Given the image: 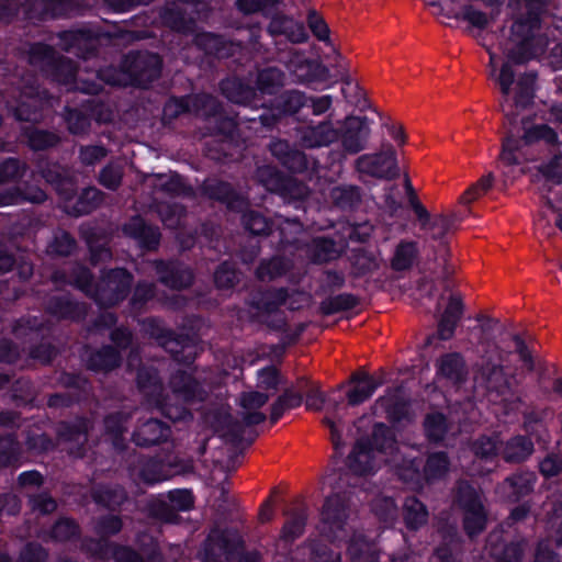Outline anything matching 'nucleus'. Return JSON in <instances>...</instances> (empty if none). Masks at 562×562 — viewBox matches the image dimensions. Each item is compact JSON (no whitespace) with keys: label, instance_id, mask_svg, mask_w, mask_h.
<instances>
[{"label":"nucleus","instance_id":"obj_1","mask_svg":"<svg viewBox=\"0 0 562 562\" xmlns=\"http://www.w3.org/2000/svg\"><path fill=\"white\" fill-rule=\"evenodd\" d=\"M476 352L477 360L473 364L475 387L504 402L515 397V402L521 403L516 396L520 380L512 358L517 352L525 369L528 372L535 370V361L525 340L519 335H512L509 340L482 339Z\"/></svg>","mask_w":562,"mask_h":562},{"label":"nucleus","instance_id":"obj_2","mask_svg":"<svg viewBox=\"0 0 562 562\" xmlns=\"http://www.w3.org/2000/svg\"><path fill=\"white\" fill-rule=\"evenodd\" d=\"M137 384L149 406L157 408L172 422H186L192 418L188 404L201 402L206 395L204 387L184 371L175 373L169 382L171 395L162 394V384L157 372L143 368L137 373Z\"/></svg>","mask_w":562,"mask_h":562},{"label":"nucleus","instance_id":"obj_3","mask_svg":"<svg viewBox=\"0 0 562 562\" xmlns=\"http://www.w3.org/2000/svg\"><path fill=\"white\" fill-rule=\"evenodd\" d=\"M513 48L512 41H507L504 46L506 60L498 69V56L488 49V76L494 79L503 94L501 101L502 111L506 116H515L517 111L526 109L531 104L535 97L536 76L531 72L517 74L513 64H522L531 57L521 60L510 57L508 50Z\"/></svg>","mask_w":562,"mask_h":562},{"label":"nucleus","instance_id":"obj_4","mask_svg":"<svg viewBox=\"0 0 562 562\" xmlns=\"http://www.w3.org/2000/svg\"><path fill=\"white\" fill-rule=\"evenodd\" d=\"M56 283L67 282L92 297L101 306H113L122 302L130 293L133 276L123 268L112 269L102 273L100 281L93 284L91 273L81 266H75L70 273L56 271L53 276Z\"/></svg>","mask_w":562,"mask_h":562},{"label":"nucleus","instance_id":"obj_5","mask_svg":"<svg viewBox=\"0 0 562 562\" xmlns=\"http://www.w3.org/2000/svg\"><path fill=\"white\" fill-rule=\"evenodd\" d=\"M519 1L509 0V4ZM549 2L550 0H524L528 16L516 20L512 25L508 38L513 43V48L508 50L510 57L521 60L526 57H538L544 53L548 38L541 32L539 15Z\"/></svg>","mask_w":562,"mask_h":562},{"label":"nucleus","instance_id":"obj_6","mask_svg":"<svg viewBox=\"0 0 562 562\" xmlns=\"http://www.w3.org/2000/svg\"><path fill=\"white\" fill-rule=\"evenodd\" d=\"M333 491L325 497L321 509V530L331 540H344L348 537L350 520L355 515L352 492L346 490L347 479L328 476Z\"/></svg>","mask_w":562,"mask_h":562},{"label":"nucleus","instance_id":"obj_7","mask_svg":"<svg viewBox=\"0 0 562 562\" xmlns=\"http://www.w3.org/2000/svg\"><path fill=\"white\" fill-rule=\"evenodd\" d=\"M270 398V393L261 391L243 392L239 396L238 415L240 420L234 419L231 414L220 412L213 416L212 426L221 437L232 441L239 440L245 426H255L266 420L267 415L262 411Z\"/></svg>","mask_w":562,"mask_h":562},{"label":"nucleus","instance_id":"obj_8","mask_svg":"<svg viewBox=\"0 0 562 562\" xmlns=\"http://www.w3.org/2000/svg\"><path fill=\"white\" fill-rule=\"evenodd\" d=\"M338 123L340 150L330 151L328 157L333 162L341 166L348 155H357L368 147L372 128L371 121L367 116L349 115Z\"/></svg>","mask_w":562,"mask_h":562},{"label":"nucleus","instance_id":"obj_9","mask_svg":"<svg viewBox=\"0 0 562 562\" xmlns=\"http://www.w3.org/2000/svg\"><path fill=\"white\" fill-rule=\"evenodd\" d=\"M539 140H543L549 145H557L559 144V136L557 132L547 124H537L526 127L520 139L513 137L504 139L499 161L510 167L533 160L535 158L528 153V147Z\"/></svg>","mask_w":562,"mask_h":562},{"label":"nucleus","instance_id":"obj_10","mask_svg":"<svg viewBox=\"0 0 562 562\" xmlns=\"http://www.w3.org/2000/svg\"><path fill=\"white\" fill-rule=\"evenodd\" d=\"M60 170L59 166L48 168L43 171V178L56 188L65 202L64 209L67 213L75 216L88 214L102 203L103 193L97 188H88L80 194L77 203L70 207L68 202L75 196L76 187L71 179L61 175Z\"/></svg>","mask_w":562,"mask_h":562},{"label":"nucleus","instance_id":"obj_11","mask_svg":"<svg viewBox=\"0 0 562 562\" xmlns=\"http://www.w3.org/2000/svg\"><path fill=\"white\" fill-rule=\"evenodd\" d=\"M353 166L360 177L392 180L400 176L396 151L389 143L382 144L379 151L359 156Z\"/></svg>","mask_w":562,"mask_h":562},{"label":"nucleus","instance_id":"obj_12","mask_svg":"<svg viewBox=\"0 0 562 562\" xmlns=\"http://www.w3.org/2000/svg\"><path fill=\"white\" fill-rule=\"evenodd\" d=\"M457 504L463 513V526L470 537L481 533L486 526L487 513L482 495L467 482H460L457 488Z\"/></svg>","mask_w":562,"mask_h":562},{"label":"nucleus","instance_id":"obj_13","mask_svg":"<svg viewBox=\"0 0 562 562\" xmlns=\"http://www.w3.org/2000/svg\"><path fill=\"white\" fill-rule=\"evenodd\" d=\"M30 64L50 74L52 77L64 85L76 80L77 67L68 58H56L52 47L44 44H35L30 49Z\"/></svg>","mask_w":562,"mask_h":562},{"label":"nucleus","instance_id":"obj_14","mask_svg":"<svg viewBox=\"0 0 562 562\" xmlns=\"http://www.w3.org/2000/svg\"><path fill=\"white\" fill-rule=\"evenodd\" d=\"M122 67L136 85L145 87L158 78L161 69V59L154 53H130L125 57Z\"/></svg>","mask_w":562,"mask_h":562},{"label":"nucleus","instance_id":"obj_15","mask_svg":"<svg viewBox=\"0 0 562 562\" xmlns=\"http://www.w3.org/2000/svg\"><path fill=\"white\" fill-rule=\"evenodd\" d=\"M297 143L306 149L329 147L338 142L336 123L330 120L308 122L296 128Z\"/></svg>","mask_w":562,"mask_h":562},{"label":"nucleus","instance_id":"obj_16","mask_svg":"<svg viewBox=\"0 0 562 562\" xmlns=\"http://www.w3.org/2000/svg\"><path fill=\"white\" fill-rule=\"evenodd\" d=\"M217 111V101L209 94H196L180 99L175 98L169 100L164 108V114L168 119H175L187 112L202 117H215Z\"/></svg>","mask_w":562,"mask_h":562},{"label":"nucleus","instance_id":"obj_17","mask_svg":"<svg viewBox=\"0 0 562 562\" xmlns=\"http://www.w3.org/2000/svg\"><path fill=\"white\" fill-rule=\"evenodd\" d=\"M145 330L170 352L177 361L191 362L193 360L194 347L173 337L172 333L166 331L160 322L148 318L144 322Z\"/></svg>","mask_w":562,"mask_h":562},{"label":"nucleus","instance_id":"obj_18","mask_svg":"<svg viewBox=\"0 0 562 562\" xmlns=\"http://www.w3.org/2000/svg\"><path fill=\"white\" fill-rule=\"evenodd\" d=\"M382 463L396 462L397 441L394 432L383 423L373 426L370 439H364Z\"/></svg>","mask_w":562,"mask_h":562},{"label":"nucleus","instance_id":"obj_19","mask_svg":"<svg viewBox=\"0 0 562 562\" xmlns=\"http://www.w3.org/2000/svg\"><path fill=\"white\" fill-rule=\"evenodd\" d=\"M89 429L90 423L86 419H78L74 424L61 423L58 426L59 441L66 446L70 454L82 457Z\"/></svg>","mask_w":562,"mask_h":562},{"label":"nucleus","instance_id":"obj_20","mask_svg":"<svg viewBox=\"0 0 562 562\" xmlns=\"http://www.w3.org/2000/svg\"><path fill=\"white\" fill-rule=\"evenodd\" d=\"M463 313L464 303L462 295L457 292L450 293L438 319L437 333L440 339L448 340L453 337Z\"/></svg>","mask_w":562,"mask_h":562},{"label":"nucleus","instance_id":"obj_21","mask_svg":"<svg viewBox=\"0 0 562 562\" xmlns=\"http://www.w3.org/2000/svg\"><path fill=\"white\" fill-rule=\"evenodd\" d=\"M237 541L232 535L213 530L205 543V557L203 562L231 561L237 554Z\"/></svg>","mask_w":562,"mask_h":562},{"label":"nucleus","instance_id":"obj_22","mask_svg":"<svg viewBox=\"0 0 562 562\" xmlns=\"http://www.w3.org/2000/svg\"><path fill=\"white\" fill-rule=\"evenodd\" d=\"M349 470L357 475H368L374 473L382 464L381 460L369 448L364 438L357 440L347 461Z\"/></svg>","mask_w":562,"mask_h":562},{"label":"nucleus","instance_id":"obj_23","mask_svg":"<svg viewBox=\"0 0 562 562\" xmlns=\"http://www.w3.org/2000/svg\"><path fill=\"white\" fill-rule=\"evenodd\" d=\"M48 102L49 100L45 90H40L38 87L34 86H25L21 92V101L19 104H10L9 106L18 120L35 121L37 120L36 110Z\"/></svg>","mask_w":562,"mask_h":562},{"label":"nucleus","instance_id":"obj_24","mask_svg":"<svg viewBox=\"0 0 562 562\" xmlns=\"http://www.w3.org/2000/svg\"><path fill=\"white\" fill-rule=\"evenodd\" d=\"M372 413L379 417H385L391 422H400L407 414V403L404 400L401 390H389L383 396H380L372 406Z\"/></svg>","mask_w":562,"mask_h":562},{"label":"nucleus","instance_id":"obj_25","mask_svg":"<svg viewBox=\"0 0 562 562\" xmlns=\"http://www.w3.org/2000/svg\"><path fill=\"white\" fill-rule=\"evenodd\" d=\"M171 437V429L161 420L150 418L139 424L133 432L132 439L136 446L151 447L166 442Z\"/></svg>","mask_w":562,"mask_h":562},{"label":"nucleus","instance_id":"obj_26","mask_svg":"<svg viewBox=\"0 0 562 562\" xmlns=\"http://www.w3.org/2000/svg\"><path fill=\"white\" fill-rule=\"evenodd\" d=\"M179 472V470L171 471L170 469H166L161 461L153 458L139 459L138 463L132 469V475L147 484L166 481Z\"/></svg>","mask_w":562,"mask_h":562},{"label":"nucleus","instance_id":"obj_27","mask_svg":"<svg viewBox=\"0 0 562 562\" xmlns=\"http://www.w3.org/2000/svg\"><path fill=\"white\" fill-rule=\"evenodd\" d=\"M153 267L159 276L160 282L171 289L180 290L192 283V272L180 263L156 261Z\"/></svg>","mask_w":562,"mask_h":562},{"label":"nucleus","instance_id":"obj_28","mask_svg":"<svg viewBox=\"0 0 562 562\" xmlns=\"http://www.w3.org/2000/svg\"><path fill=\"white\" fill-rule=\"evenodd\" d=\"M191 1L192 0H175L171 3H167L160 14L162 23L179 33H193L195 31L194 22L192 19L186 18L187 9L184 8V5H188Z\"/></svg>","mask_w":562,"mask_h":562},{"label":"nucleus","instance_id":"obj_29","mask_svg":"<svg viewBox=\"0 0 562 562\" xmlns=\"http://www.w3.org/2000/svg\"><path fill=\"white\" fill-rule=\"evenodd\" d=\"M535 484V476L531 473L515 474L507 477L496 487V493L502 499L516 502L531 492Z\"/></svg>","mask_w":562,"mask_h":562},{"label":"nucleus","instance_id":"obj_30","mask_svg":"<svg viewBox=\"0 0 562 562\" xmlns=\"http://www.w3.org/2000/svg\"><path fill=\"white\" fill-rule=\"evenodd\" d=\"M350 382L355 384L347 393V401L350 406H357L368 401L381 385V381L366 372H355Z\"/></svg>","mask_w":562,"mask_h":562},{"label":"nucleus","instance_id":"obj_31","mask_svg":"<svg viewBox=\"0 0 562 562\" xmlns=\"http://www.w3.org/2000/svg\"><path fill=\"white\" fill-rule=\"evenodd\" d=\"M279 59L296 78V82L305 83L313 79L314 61L308 59L303 52L291 48L284 55H280Z\"/></svg>","mask_w":562,"mask_h":562},{"label":"nucleus","instance_id":"obj_32","mask_svg":"<svg viewBox=\"0 0 562 562\" xmlns=\"http://www.w3.org/2000/svg\"><path fill=\"white\" fill-rule=\"evenodd\" d=\"M203 190L209 198L226 203L231 210L243 211L247 206V201L235 193L226 182L214 179L206 180Z\"/></svg>","mask_w":562,"mask_h":562},{"label":"nucleus","instance_id":"obj_33","mask_svg":"<svg viewBox=\"0 0 562 562\" xmlns=\"http://www.w3.org/2000/svg\"><path fill=\"white\" fill-rule=\"evenodd\" d=\"M193 41L205 54L215 55L218 58L229 57L239 48L238 44L228 43L213 33H198Z\"/></svg>","mask_w":562,"mask_h":562},{"label":"nucleus","instance_id":"obj_34","mask_svg":"<svg viewBox=\"0 0 562 562\" xmlns=\"http://www.w3.org/2000/svg\"><path fill=\"white\" fill-rule=\"evenodd\" d=\"M14 413H1L0 426L13 425L16 419ZM20 448L11 435L0 432V468L14 464L19 460Z\"/></svg>","mask_w":562,"mask_h":562},{"label":"nucleus","instance_id":"obj_35","mask_svg":"<svg viewBox=\"0 0 562 562\" xmlns=\"http://www.w3.org/2000/svg\"><path fill=\"white\" fill-rule=\"evenodd\" d=\"M419 256L418 243L411 239H402L394 248L390 260L394 271H407L413 268Z\"/></svg>","mask_w":562,"mask_h":562},{"label":"nucleus","instance_id":"obj_36","mask_svg":"<svg viewBox=\"0 0 562 562\" xmlns=\"http://www.w3.org/2000/svg\"><path fill=\"white\" fill-rule=\"evenodd\" d=\"M270 150L291 171H302L306 168L305 154L299 149L291 148L285 140L272 142Z\"/></svg>","mask_w":562,"mask_h":562},{"label":"nucleus","instance_id":"obj_37","mask_svg":"<svg viewBox=\"0 0 562 562\" xmlns=\"http://www.w3.org/2000/svg\"><path fill=\"white\" fill-rule=\"evenodd\" d=\"M438 373L451 383L463 382L467 375L463 357L458 352L442 356L438 360Z\"/></svg>","mask_w":562,"mask_h":562},{"label":"nucleus","instance_id":"obj_38","mask_svg":"<svg viewBox=\"0 0 562 562\" xmlns=\"http://www.w3.org/2000/svg\"><path fill=\"white\" fill-rule=\"evenodd\" d=\"M501 449V454L506 462L518 463L532 454L533 443L531 439L518 435L502 445Z\"/></svg>","mask_w":562,"mask_h":562},{"label":"nucleus","instance_id":"obj_39","mask_svg":"<svg viewBox=\"0 0 562 562\" xmlns=\"http://www.w3.org/2000/svg\"><path fill=\"white\" fill-rule=\"evenodd\" d=\"M124 232L131 237L138 239L142 246L148 249L155 248L160 238L158 229L147 226L140 217H133L125 224Z\"/></svg>","mask_w":562,"mask_h":562},{"label":"nucleus","instance_id":"obj_40","mask_svg":"<svg viewBox=\"0 0 562 562\" xmlns=\"http://www.w3.org/2000/svg\"><path fill=\"white\" fill-rule=\"evenodd\" d=\"M341 248L331 239L317 237L306 246L307 257L317 263L334 260L340 256Z\"/></svg>","mask_w":562,"mask_h":562},{"label":"nucleus","instance_id":"obj_41","mask_svg":"<svg viewBox=\"0 0 562 562\" xmlns=\"http://www.w3.org/2000/svg\"><path fill=\"white\" fill-rule=\"evenodd\" d=\"M221 90L229 101L237 104H250L257 95L254 88L244 83L238 78L223 80Z\"/></svg>","mask_w":562,"mask_h":562},{"label":"nucleus","instance_id":"obj_42","mask_svg":"<svg viewBox=\"0 0 562 562\" xmlns=\"http://www.w3.org/2000/svg\"><path fill=\"white\" fill-rule=\"evenodd\" d=\"M46 200L45 192L40 188H30L21 191L13 187L0 190V206L20 204L22 202L42 203Z\"/></svg>","mask_w":562,"mask_h":562},{"label":"nucleus","instance_id":"obj_43","mask_svg":"<svg viewBox=\"0 0 562 562\" xmlns=\"http://www.w3.org/2000/svg\"><path fill=\"white\" fill-rule=\"evenodd\" d=\"M259 182L270 192L285 193L294 181L284 178L274 167L262 166L257 170Z\"/></svg>","mask_w":562,"mask_h":562},{"label":"nucleus","instance_id":"obj_44","mask_svg":"<svg viewBox=\"0 0 562 562\" xmlns=\"http://www.w3.org/2000/svg\"><path fill=\"white\" fill-rule=\"evenodd\" d=\"M495 176L492 171L483 175L474 183L470 184L458 198V204L470 207L472 203L486 194L494 186Z\"/></svg>","mask_w":562,"mask_h":562},{"label":"nucleus","instance_id":"obj_45","mask_svg":"<svg viewBox=\"0 0 562 562\" xmlns=\"http://www.w3.org/2000/svg\"><path fill=\"white\" fill-rule=\"evenodd\" d=\"M235 5L243 14L260 13L271 16L284 7V0H236Z\"/></svg>","mask_w":562,"mask_h":562},{"label":"nucleus","instance_id":"obj_46","mask_svg":"<svg viewBox=\"0 0 562 562\" xmlns=\"http://www.w3.org/2000/svg\"><path fill=\"white\" fill-rule=\"evenodd\" d=\"M60 40L63 49L85 59L94 48L93 41L85 32H65Z\"/></svg>","mask_w":562,"mask_h":562},{"label":"nucleus","instance_id":"obj_47","mask_svg":"<svg viewBox=\"0 0 562 562\" xmlns=\"http://www.w3.org/2000/svg\"><path fill=\"white\" fill-rule=\"evenodd\" d=\"M404 521L407 528L417 530L428 520L426 506L416 497H407L403 506Z\"/></svg>","mask_w":562,"mask_h":562},{"label":"nucleus","instance_id":"obj_48","mask_svg":"<svg viewBox=\"0 0 562 562\" xmlns=\"http://www.w3.org/2000/svg\"><path fill=\"white\" fill-rule=\"evenodd\" d=\"M348 554L352 562H376L374 544L361 533H353L350 538Z\"/></svg>","mask_w":562,"mask_h":562},{"label":"nucleus","instance_id":"obj_49","mask_svg":"<svg viewBox=\"0 0 562 562\" xmlns=\"http://www.w3.org/2000/svg\"><path fill=\"white\" fill-rule=\"evenodd\" d=\"M130 416L124 413H116L109 415L105 420V435L110 437L112 445L115 449L122 450L124 448L123 435L126 431V423Z\"/></svg>","mask_w":562,"mask_h":562},{"label":"nucleus","instance_id":"obj_50","mask_svg":"<svg viewBox=\"0 0 562 562\" xmlns=\"http://www.w3.org/2000/svg\"><path fill=\"white\" fill-rule=\"evenodd\" d=\"M459 221L460 217L454 211L434 214V217L425 231L430 233L432 239L439 240L454 228Z\"/></svg>","mask_w":562,"mask_h":562},{"label":"nucleus","instance_id":"obj_51","mask_svg":"<svg viewBox=\"0 0 562 562\" xmlns=\"http://www.w3.org/2000/svg\"><path fill=\"white\" fill-rule=\"evenodd\" d=\"M48 312L58 318L77 319L86 314V307L82 304L74 303L65 297H54L48 304Z\"/></svg>","mask_w":562,"mask_h":562},{"label":"nucleus","instance_id":"obj_52","mask_svg":"<svg viewBox=\"0 0 562 562\" xmlns=\"http://www.w3.org/2000/svg\"><path fill=\"white\" fill-rule=\"evenodd\" d=\"M121 357L112 347H104L92 353L88 360V368L97 372H108L120 364Z\"/></svg>","mask_w":562,"mask_h":562},{"label":"nucleus","instance_id":"obj_53","mask_svg":"<svg viewBox=\"0 0 562 562\" xmlns=\"http://www.w3.org/2000/svg\"><path fill=\"white\" fill-rule=\"evenodd\" d=\"M284 72L277 67H268L258 72L257 88L261 93L273 94L284 85Z\"/></svg>","mask_w":562,"mask_h":562},{"label":"nucleus","instance_id":"obj_54","mask_svg":"<svg viewBox=\"0 0 562 562\" xmlns=\"http://www.w3.org/2000/svg\"><path fill=\"white\" fill-rule=\"evenodd\" d=\"M285 302L286 291L284 289L266 291L255 303L258 310V316L277 312Z\"/></svg>","mask_w":562,"mask_h":562},{"label":"nucleus","instance_id":"obj_55","mask_svg":"<svg viewBox=\"0 0 562 562\" xmlns=\"http://www.w3.org/2000/svg\"><path fill=\"white\" fill-rule=\"evenodd\" d=\"M449 459L445 452H435L430 454L424 468L426 481L432 482L442 479L449 471Z\"/></svg>","mask_w":562,"mask_h":562},{"label":"nucleus","instance_id":"obj_56","mask_svg":"<svg viewBox=\"0 0 562 562\" xmlns=\"http://www.w3.org/2000/svg\"><path fill=\"white\" fill-rule=\"evenodd\" d=\"M426 436L431 441H441L448 430L446 417L440 413H434L426 416L424 422Z\"/></svg>","mask_w":562,"mask_h":562},{"label":"nucleus","instance_id":"obj_57","mask_svg":"<svg viewBox=\"0 0 562 562\" xmlns=\"http://www.w3.org/2000/svg\"><path fill=\"white\" fill-rule=\"evenodd\" d=\"M307 26L312 34L325 44H330V29L323 15L315 9H310L306 16Z\"/></svg>","mask_w":562,"mask_h":562},{"label":"nucleus","instance_id":"obj_58","mask_svg":"<svg viewBox=\"0 0 562 562\" xmlns=\"http://www.w3.org/2000/svg\"><path fill=\"white\" fill-rule=\"evenodd\" d=\"M290 269V262L282 258L262 262L257 269V277L261 281H270L283 276Z\"/></svg>","mask_w":562,"mask_h":562},{"label":"nucleus","instance_id":"obj_59","mask_svg":"<svg viewBox=\"0 0 562 562\" xmlns=\"http://www.w3.org/2000/svg\"><path fill=\"white\" fill-rule=\"evenodd\" d=\"M68 131L74 135L87 134L90 128V117L87 114L86 109L83 110H71L68 109L65 115Z\"/></svg>","mask_w":562,"mask_h":562},{"label":"nucleus","instance_id":"obj_60","mask_svg":"<svg viewBox=\"0 0 562 562\" xmlns=\"http://www.w3.org/2000/svg\"><path fill=\"white\" fill-rule=\"evenodd\" d=\"M307 95L299 90L284 92L279 99V106L285 114H296L302 108L307 105Z\"/></svg>","mask_w":562,"mask_h":562},{"label":"nucleus","instance_id":"obj_61","mask_svg":"<svg viewBox=\"0 0 562 562\" xmlns=\"http://www.w3.org/2000/svg\"><path fill=\"white\" fill-rule=\"evenodd\" d=\"M371 506L376 517L384 522H393L397 517V506L391 497L378 496Z\"/></svg>","mask_w":562,"mask_h":562},{"label":"nucleus","instance_id":"obj_62","mask_svg":"<svg viewBox=\"0 0 562 562\" xmlns=\"http://www.w3.org/2000/svg\"><path fill=\"white\" fill-rule=\"evenodd\" d=\"M26 136L30 147L34 150H44L59 143L56 134L42 130H29Z\"/></svg>","mask_w":562,"mask_h":562},{"label":"nucleus","instance_id":"obj_63","mask_svg":"<svg viewBox=\"0 0 562 562\" xmlns=\"http://www.w3.org/2000/svg\"><path fill=\"white\" fill-rule=\"evenodd\" d=\"M149 513L159 520L166 522H176L178 520V510L167 498H156L149 504Z\"/></svg>","mask_w":562,"mask_h":562},{"label":"nucleus","instance_id":"obj_64","mask_svg":"<svg viewBox=\"0 0 562 562\" xmlns=\"http://www.w3.org/2000/svg\"><path fill=\"white\" fill-rule=\"evenodd\" d=\"M538 173L554 184L562 183V156L554 155L547 162L538 167Z\"/></svg>","mask_w":562,"mask_h":562}]
</instances>
